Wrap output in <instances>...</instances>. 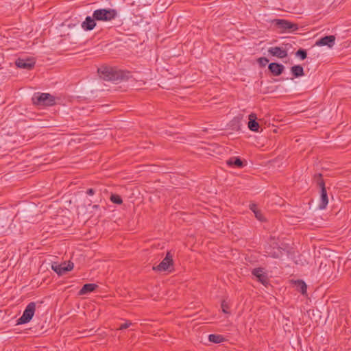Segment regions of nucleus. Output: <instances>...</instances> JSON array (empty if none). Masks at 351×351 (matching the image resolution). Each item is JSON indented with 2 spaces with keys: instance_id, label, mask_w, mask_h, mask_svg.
Masks as SVG:
<instances>
[{
  "instance_id": "f257e3e1",
  "label": "nucleus",
  "mask_w": 351,
  "mask_h": 351,
  "mask_svg": "<svg viewBox=\"0 0 351 351\" xmlns=\"http://www.w3.org/2000/svg\"><path fill=\"white\" fill-rule=\"evenodd\" d=\"M98 73L101 79L106 81L118 82L129 78L130 73L116 68L102 66L98 69Z\"/></svg>"
},
{
  "instance_id": "f03ea898",
  "label": "nucleus",
  "mask_w": 351,
  "mask_h": 351,
  "mask_svg": "<svg viewBox=\"0 0 351 351\" xmlns=\"http://www.w3.org/2000/svg\"><path fill=\"white\" fill-rule=\"evenodd\" d=\"M117 15L114 9H98L93 12V17L97 21H110Z\"/></svg>"
},
{
  "instance_id": "7ed1b4c3",
  "label": "nucleus",
  "mask_w": 351,
  "mask_h": 351,
  "mask_svg": "<svg viewBox=\"0 0 351 351\" xmlns=\"http://www.w3.org/2000/svg\"><path fill=\"white\" fill-rule=\"evenodd\" d=\"M272 23L282 32H295L299 28L298 24L285 19H274Z\"/></svg>"
},
{
  "instance_id": "20e7f679",
  "label": "nucleus",
  "mask_w": 351,
  "mask_h": 351,
  "mask_svg": "<svg viewBox=\"0 0 351 351\" xmlns=\"http://www.w3.org/2000/svg\"><path fill=\"white\" fill-rule=\"evenodd\" d=\"M36 310V303L30 302L25 309L22 316L18 319L17 324L28 323L33 317Z\"/></svg>"
},
{
  "instance_id": "39448f33",
  "label": "nucleus",
  "mask_w": 351,
  "mask_h": 351,
  "mask_svg": "<svg viewBox=\"0 0 351 351\" xmlns=\"http://www.w3.org/2000/svg\"><path fill=\"white\" fill-rule=\"evenodd\" d=\"M33 102L37 106H53L55 104L54 97L49 93H42L34 97Z\"/></svg>"
},
{
  "instance_id": "423d86ee",
  "label": "nucleus",
  "mask_w": 351,
  "mask_h": 351,
  "mask_svg": "<svg viewBox=\"0 0 351 351\" xmlns=\"http://www.w3.org/2000/svg\"><path fill=\"white\" fill-rule=\"evenodd\" d=\"M173 261L172 255L170 252H167L165 258L161 263L156 267H153L154 270L158 271H165L169 269V267H173Z\"/></svg>"
},
{
  "instance_id": "0eeeda50",
  "label": "nucleus",
  "mask_w": 351,
  "mask_h": 351,
  "mask_svg": "<svg viewBox=\"0 0 351 351\" xmlns=\"http://www.w3.org/2000/svg\"><path fill=\"white\" fill-rule=\"evenodd\" d=\"M73 266V263L71 262H69L68 263H64L60 265L54 263L51 265V269L58 275H63L66 271L72 270Z\"/></svg>"
},
{
  "instance_id": "6e6552de",
  "label": "nucleus",
  "mask_w": 351,
  "mask_h": 351,
  "mask_svg": "<svg viewBox=\"0 0 351 351\" xmlns=\"http://www.w3.org/2000/svg\"><path fill=\"white\" fill-rule=\"evenodd\" d=\"M320 188H321V192H320V200L319 204V208L320 210L325 209L328 205V197L326 192V189L325 187V183H323L322 182H320Z\"/></svg>"
},
{
  "instance_id": "1a4fd4ad",
  "label": "nucleus",
  "mask_w": 351,
  "mask_h": 351,
  "mask_svg": "<svg viewBox=\"0 0 351 351\" xmlns=\"http://www.w3.org/2000/svg\"><path fill=\"white\" fill-rule=\"evenodd\" d=\"M15 63L19 68L29 70L34 67L35 61L33 59L19 58Z\"/></svg>"
},
{
  "instance_id": "9d476101",
  "label": "nucleus",
  "mask_w": 351,
  "mask_h": 351,
  "mask_svg": "<svg viewBox=\"0 0 351 351\" xmlns=\"http://www.w3.org/2000/svg\"><path fill=\"white\" fill-rule=\"evenodd\" d=\"M335 36L333 35L324 36L315 43L317 46H328L332 47L335 45Z\"/></svg>"
},
{
  "instance_id": "9b49d317",
  "label": "nucleus",
  "mask_w": 351,
  "mask_h": 351,
  "mask_svg": "<svg viewBox=\"0 0 351 351\" xmlns=\"http://www.w3.org/2000/svg\"><path fill=\"white\" fill-rule=\"evenodd\" d=\"M268 52L273 56L278 58H284L288 56L287 50L280 47H270L268 49Z\"/></svg>"
},
{
  "instance_id": "f8f14e48",
  "label": "nucleus",
  "mask_w": 351,
  "mask_h": 351,
  "mask_svg": "<svg viewBox=\"0 0 351 351\" xmlns=\"http://www.w3.org/2000/svg\"><path fill=\"white\" fill-rule=\"evenodd\" d=\"M268 69L274 75L278 76L284 71L285 66L282 64L272 62L269 64Z\"/></svg>"
},
{
  "instance_id": "ddd939ff",
  "label": "nucleus",
  "mask_w": 351,
  "mask_h": 351,
  "mask_svg": "<svg viewBox=\"0 0 351 351\" xmlns=\"http://www.w3.org/2000/svg\"><path fill=\"white\" fill-rule=\"evenodd\" d=\"M249 122H248V128L251 131L258 132L259 128V124L256 121L257 119L256 114L255 113H251L249 115Z\"/></svg>"
},
{
  "instance_id": "4468645a",
  "label": "nucleus",
  "mask_w": 351,
  "mask_h": 351,
  "mask_svg": "<svg viewBox=\"0 0 351 351\" xmlns=\"http://www.w3.org/2000/svg\"><path fill=\"white\" fill-rule=\"evenodd\" d=\"M252 274L255 276L258 281H260L262 284H267V278L261 268L254 269L252 271Z\"/></svg>"
},
{
  "instance_id": "2eb2a0df",
  "label": "nucleus",
  "mask_w": 351,
  "mask_h": 351,
  "mask_svg": "<svg viewBox=\"0 0 351 351\" xmlns=\"http://www.w3.org/2000/svg\"><path fill=\"white\" fill-rule=\"evenodd\" d=\"M95 21L93 17L87 16L82 23V27L85 30H92L96 25Z\"/></svg>"
},
{
  "instance_id": "dca6fc26",
  "label": "nucleus",
  "mask_w": 351,
  "mask_h": 351,
  "mask_svg": "<svg viewBox=\"0 0 351 351\" xmlns=\"http://www.w3.org/2000/svg\"><path fill=\"white\" fill-rule=\"evenodd\" d=\"M250 210L254 213L256 218L260 221H264L265 220L263 213L258 208L257 206L254 204H250Z\"/></svg>"
},
{
  "instance_id": "f3484780",
  "label": "nucleus",
  "mask_w": 351,
  "mask_h": 351,
  "mask_svg": "<svg viewBox=\"0 0 351 351\" xmlns=\"http://www.w3.org/2000/svg\"><path fill=\"white\" fill-rule=\"evenodd\" d=\"M291 71L295 77H301L304 75L303 67L300 65H295L292 66Z\"/></svg>"
},
{
  "instance_id": "a211bd4d",
  "label": "nucleus",
  "mask_w": 351,
  "mask_h": 351,
  "mask_svg": "<svg viewBox=\"0 0 351 351\" xmlns=\"http://www.w3.org/2000/svg\"><path fill=\"white\" fill-rule=\"evenodd\" d=\"M294 284V286L296 287V289L300 291L303 295H304L306 293V285L305 282L302 280H295L293 282Z\"/></svg>"
},
{
  "instance_id": "6ab92c4d",
  "label": "nucleus",
  "mask_w": 351,
  "mask_h": 351,
  "mask_svg": "<svg viewBox=\"0 0 351 351\" xmlns=\"http://www.w3.org/2000/svg\"><path fill=\"white\" fill-rule=\"evenodd\" d=\"M265 252L267 254V256L273 258H279L282 255V251L279 247H277L276 250H271V247H269L266 249Z\"/></svg>"
},
{
  "instance_id": "aec40b11",
  "label": "nucleus",
  "mask_w": 351,
  "mask_h": 351,
  "mask_svg": "<svg viewBox=\"0 0 351 351\" xmlns=\"http://www.w3.org/2000/svg\"><path fill=\"white\" fill-rule=\"evenodd\" d=\"M97 286L95 284H86L80 291V294L83 295L94 291Z\"/></svg>"
},
{
  "instance_id": "412c9836",
  "label": "nucleus",
  "mask_w": 351,
  "mask_h": 351,
  "mask_svg": "<svg viewBox=\"0 0 351 351\" xmlns=\"http://www.w3.org/2000/svg\"><path fill=\"white\" fill-rule=\"evenodd\" d=\"M226 162L229 166L234 165L238 167H241L243 165L242 160L239 158H231L228 160Z\"/></svg>"
},
{
  "instance_id": "4be33fe9",
  "label": "nucleus",
  "mask_w": 351,
  "mask_h": 351,
  "mask_svg": "<svg viewBox=\"0 0 351 351\" xmlns=\"http://www.w3.org/2000/svg\"><path fill=\"white\" fill-rule=\"evenodd\" d=\"M208 339L210 342L219 343L223 341V337L219 335H210L208 336Z\"/></svg>"
},
{
  "instance_id": "5701e85b",
  "label": "nucleus",
  "mask_w": 351,
  "mask_h": 351,
  "mask_svg": "<svg viewBox=\"0 0 351 351\" xmlns=\"http://www.w3.org/2000/svg\"><path fill=\"white\" fill-rule=\"evenodd\" d=\"M110 200L113 203L117 204H121L123 202L121 197L118 195H112L110 197Z\"/></svg>"
},
{
  "instance_id": "b1692460",
  "label": "nucleus",
  "mask_w": 351,
  "mask_h": 351,
  "mask_svg": "<svg viewBox=\"0 0 351 351\" xmlns=\"http://www.w3.org/2000/svg\"><path fill=\"white\" fill-rule=\"evenodd\" d=\"M295 54L297 56L300 57L302 60H304L307 56L306 51L304 49H299L296 52Z\"/></svg>"
},
{
  "instance_id": "393cba45",
  "label": "nucleus",
  "mask_w": 351,
  "mask_h": 351,
  "mask_svg": "<svg viewBox=\"0 0 351 351\" xmlns=\"http://www.w3.org/2000/svg\"><path fill=\"white\" fill-rule=\"evenodd\" d=\"M257 62L261 66H265L269 62V60L267 58L261 57L257 60Z\"/></svg>"
},
{
  "instance_id": "a878e982",
  "label": "nucleus",
  "mask_w": 351,
  "mask_h": 351,
  "mask_svg": "<svg viewBox=\"0 0 351 351\" xmlns=\"http://www.w3.org/2000/svg\"><path fill=\"white\" fill-rule=\"evenodd\" d=\"M315 180L317 182V184L320 187V182L324 183V180L322 179V174H317L315 176Z\"/></svg>"
},
{
  "instance_id": "bb28decb",
  "label": "nucleus",
  "mask_w": 351,
  "mask_h": 351,
  "mask_svg": "<svg viewBox=\"0 0 351 351\" xmlns=\"http://www.w3.org/2000/svg\"><path fill=\"white\" fill-rule=\"evenodd\" d=\"M132 325V323L130 321H127L125 323L121 324L120 327L119 328V330H124L128 328L129 326Z\"/></svg>"
},
{
  "instance_id": "cd10ccee",
  "label": "nucleus",
  "mask_w": 351,
  "mask_h": 351,
  "mask_svg": "<svg viewBox=\"0 0 351 351\" xmlns=\"http://www.w3.org/2000/svg\"><path fill=\"white\" fill-rule=\"evenodd\" d=\"M221 308L223 313H228V305L225 301H223L221 303Z\"/></svg>"
},
{
  "instance_id": "c85d7f7f",
  "label": "nucleus",
  "mask_w": 351,
  "mask_h": 351,
  "mask_svg": "<svg viewBox=\"0 0 351 351\" xmlns=\"http://www.w3.org/2000/svg\"><path fill=\"white\" fill-rule=\"evenodd\" d=\"M243 119V115H239L234 118L232 122L239 123L241 119Z\"/></svg>"
},
{
  "instance_id": "c756f323",
  "label": "nucleus",
  "mask_w": 351,
  "mask_h": 351,
  "mask_svg": "<svg viewBox=\"0 0 351 351\" xmlns=\"http://www.w3.org/2000/svg\"><path fill=\"white\" fill-rule=\"evenodd\" d=\"M94 193H95V191H94V190L93 189H89L87 191V194H88L90 195H93Z\"/></svg>"
},
{
  "instance_id": "7c9ffc66",
  "label": "nucleus",
  "mask_w": 351,
  "mask_h": 351,
  "mask_svg": "<svg viewBox=\"0 0 351 351\" xmlns=\"http://www.w3.org/2000/svg\"><path fill=\"white\" fill-rule=\"evenodd\" d=\"M99 206L98 205H94L93 206V208H98Z\"/></svg>"
}]
</instances>
